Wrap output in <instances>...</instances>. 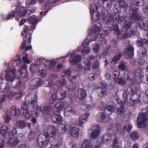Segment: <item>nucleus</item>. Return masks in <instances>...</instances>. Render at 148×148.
Masks as SVG:
<instances>
[{"label": "nucleus", "instance_id": "53", "mask_svg": "<svg viewBox=\"0 0 148 148\" xmlns=\"http://www.w3.org/2000/svg\"><path fill=\"white\" fill-rule=\"evenodd\" d=\"M111 30L116 32V34L119 36V34H121V32L119 30V27L117 24H114L112 27H111Z\"/></svg>", "mask_w": 148, "mask_h": 148}, {"label": "nucleus", "instance_id": "40", "mask_svg": "<svg viewBox=\"0 0 148 148\" xmlns=\"http://www.w3.org/2000/svg\"><path fill=\"white\" fill-rule=\"evenodd\" d=\"M92 142L90 141L89 140H85L83 143L81 148H92Z\"/></svg>", "mask_w": 148, "mask_h": 148}, {"label": "nucleus", "instance_id": "7", "mask_svg": "<svg viewBox=\"0 0 148 148\" xmlns=\"http://www.w3.org/2000/svg\"><path fill=\"white\" fill-rule=\"evenodd\" d=\"M11 73L13 74L12 72H11L10 71H8L6 72L5 75V78L6 80L9 81L11 82V86L14 88L17 87L18 86L21 84V82L20 80L18 82H15L14 81V77L11 74Z\"/></svg>", "mask_w": 148, "mask_h": 148}, {"label": "nucleus", "instance_id": "15", "mask_svg": "<svg viewBox=\"0 0 148 148\" xmlns=\"http://www.w3.org/2000/svg\"><path fill=\"white\" fill-rule=\"evenodd\" d=\"M105 36L104 34H97L95 37L90 39L92 41H97L101 45H106L107 43L106 40H105Z\"/></svg>", "mask_w": 148, "mask_h": 148}, {"label": "nucleus", "instance_id": "32", "mask_svg": "<svg viewBox=\"0 0 148 148\" xmlns=\"http://www.w3.org/2000/svg\"><path fill=\"white\" fill-rule=\"evenodd\" d=\"M47 131L50 134V138L54 136L56 134V130L55 126L52 125L49 126Z\"/></svg>", "mask_w": 148, "mask_h": 148}, {"label": "nucleus", "instance_id": "46", "mask_svg": "<svg viewBox=\"0 0 148 148\" xmlns=\"http://www.w3.org/2000/svg\"><path fill=\"white\" fill-rule=\"evenodd\" d=\"M130 136L131 139L134 141L138 139L139 138L138 133L136 131L131 132L130 135Z\"/></svg>", "mask_w": 148, "mask_h": 148}, {"label": "nucleus", "instance_id": "11", "mask_svg": "<svg viewBox=\"0 0 148 148\" xmlns=\"http://www.w3.org/2000/svg\"><path fill=\"white\" fill-rule=\"evenodd\" d=\"M66 90L59 89L56 94V97L58 100H60L64 99L66 96L67 92H69L70 88L69 86H67L66 87Z\"/></svg>", "mask_w": 148, "mask_h": 148}, {"label": "nucleus", "instance_id": "35", "mask_svg": "<svg viewBox=\"0 0 148 148\" xmlns=\"http://www.w3.org/2000/svg\"><path fill=\"white\" fill-rule=\"evenodd\" d=\"M10 112L11 115L12 116H18L20 113V110L14 106H11Z\"/></svg>", "mask_w": 148, "mask_h": 148}, {"label": "nucleus", "instance_id": "26", "mask_svg": "<svg viewBox=\"0 0 148 148\" xmlns=\"http://www.w3.org/2000/svg\"><path fill=\"white\" fill-rule=\"evenodd\" d=\"M121 126L119 123H116L114 126L111 125V127L108 128L109 130H112L113 133L111 134L113 135L117 133L119 131L121 132L120 130H121Z\"/></svg>", "mask_w": 148, "mask_h": 148}, {"label": "nucleus", "instance_id": "5", "mask_svg": "<svg viewBox=\"0 0 148 148\" xmlns=\"http://www.w3.org/2000/svg\"><path fill=\"white\" fill-rule=\"evenodd\" d=\"M115 3L114 5V8H116L118 12L122 10L125 12L126 11L128 5L125 2V0H112Z\"/></svg>", "mask_w": 148, "mask_h": 148}, {"label": "nucleus", "instance_id": "23", "mask_svg": "<svg viewBox=\"0 0 148 148\" xmlns=\"http://www.w3.org/2000/svg\"><path fill=\"white\" fill-rule=\"evenodd\" d=\"M42 83V80L41 79L36 77L30 81V85L31 86H32V85L33 86L34 88L35 89L41 85Z\"/></svg>", "mask_w": 148, "mask_h": 148}, {"label": "nucleus", "instance_id": "41", "mask_svg": "<svg viewBox=\"0 0 148 148\" xmlns=\"http://www.w3.org/2000/svg\"><path fill=\"white\" fill-rule=\"evenodd\" d=\"M111 138L110 135L108 134H105L102 137V141L103 143L108 144L111 141Z\"/></svg>", "mask_w": 148, "mask_h": 148}, {"label": "nucleus", "instance_id": "43", "mask_svg": "<svg viewBox=\"0 0 148 148\" xmlns=\"http://www.w3.org/2000/svg\"><path fill=\"white\" fill-rule=\"evenodd\" d=\"M66 84V81L65 79L61 78L56 82V85L59 88L63 86Z\"/></svg>", "mask_w": 148, "mask_h": 148}, {"label": "nucleus", "instance_id": "47", "mask_svg": "<svg viewBox=\"0 0 148 148\" xmlns=\"http://www.w3.org/2000/svg\"><path fill=\"white\" fill-rule=\"evenodd\" d=\"M143 68L142 67L138 68L134 71V75L136 77H139L143 73Z\"/></svg>", "mask_w": 148, "mask_h": 148}, {"label": "nucleus", "instance_id": "57", "mask_svg": "<svg viewBox=\"0 0 148 148\" xmlns=\"http://www.w3.org/2000/svg\"><path fill=\"white\" fill-rule=\"evenodd\" d=\"M93 52L95 53H97L99 51L100 46L97 43L93 44Z\"/></svg>", "mask_w": 148, "mask_h": 148}, {"label": "nucleus", "instance_id": "55", "mask_svg": "<svg viewBox=\"0 0 148 148\" xmlns=\"http://www.w3.org/2000/svg\"><path fill=\"white\" fill-rule=\"evenodd\" d=\"M119 75L120 73L119 71L117 70L114 71L113 72L112 77L113 79L116 80L119 78Z\"/></svg>", "mask_w": 148, "mask_h": 148}, {"label": "nucleus", "instance_id": "54", "mask_svg": "<svg viewBox=\"0 0 148 148\" xmlns=\"http://www.w3.org/2000/svg\"><path fill=\"white\" fill-rule=\"evenodd\" d=\"M56 140L55 138H53L51 141V145L50 147L51 148H58L60 147L61 144L60 143H56L55 144H53L52 143H55L56 142Z\"/></svg>", "mask_w": 148, "mask_h": 148}, {"label": "nucleus", "instance_id": "12", "mask_svg": "<svg viewBox=\"0 0 148 148\" xmlns=\"http://www.w3.org/2000/svg\"><path fill=\"white\" fill-rule=\"evenodd\" d=\"M47 138H44L41 135H39L37 139V145L41 148H45L47 147L50 141L48 140Z\"/></svg>", "mask_w": 148, "mask_h": 148}, {"label": "nucleus", "instance_id": "28", "mask_svg": "<svg viewBox=\"0 0 148 148\" xmlns=\"http://www.w3.org/2000/svg\"><path fill=\"white\" fill-rule=\"evenodd\" d=\"M140 95L136 93L133 94L130 96V98L128 97V100H130L134 104L138 103L140 102Z\"/></svg>", "mask_w": 148, "mask_h": 148}, {"label": "nucleus", "instance_id": "31", "mask_svg": "<svg viewBox=\"0 0 148 148\" xmlns=\"http://www.w3.org/2000/svg\"><path fill=\"white\" fill-rule=\"evenodd\" d=\"M36 16L34 15H32L29 18L31 22L32 23V25L30 29L29 28V31H33L36 27V25L38 22V19H35Z\"/></svg>", "mask_w": 148, "mask_h": 148}, {"label": "nucleus", "instance_id": "8", "mask_svg": "<svg viewBox=\"0 0 148 148\" xmlns=\"http://www.w3.org/2000/svg\"><path fill=\"white\" fill-rule=\"evenodd\" d=\"M116 102L119 105H120L119 108H117L116 110V113L118 115H123L126 112L124 105L127 102H125V100L121 101L118 97L116 99Z\"/></svg>", "mask_w": 148, "mask_h": 148}, {"label": "nucleus", "instance_id": "39", "mask_svg": "<svg viewBox=\"0 0 148 148\" xmlns=\"http://www.w3.org/2000/svg\"><path fill=\"white\" fill-rule=\"evenodd\" d=\"M34 99L31 100V103L32 105V107L34 110H39V106H38L37 103V96L36 94H35Z\"/></svg>", "mask_w": 148, "mask_h": 148}, {"label": "nucleus", "instance_id": "42", "mask_svg": "<svg viewBox=\"0 0 148 148\" xmlns=\"http://www.w3.org/2000/svg\"><path fill=\"white\" fill-rule=\"evenodd\" d=\"M100 133V130L97 129L96 130H93L90 134V138L91 139H95L98 137Z\"/></svg>", "mask_w": 148, "mask_h": 148}, {"label": "nucleus", "instance_id": "16", "mask_svg": "<svg viewBox=\"0 0 148 148\" xmlns=\"http://www.w3.org/2000/svg\"><path fill=\"white\" fill-rule=\"evenodd\" d=\"M138 25L140 29L145 31H148V17H143L139 21Z\"/></svg>", "mask_w": 148, "mask_h": 148}, {"label": "nucleus", "instance_id": "52", "mask_svg": "<svg viewBox=\"0 0 148 148\" xmlns=\"http://www.w3.org/2000/svg\"><path fill=\"white\" fill-rule=\"evenodd\" d=\"M8 128L6 126H3L0 129V134L3 136H4L5 134L7 133Z\"/></svg>", "mask_w": 148, "mask_h": 148}, {"label": "nucleus", "instance_id": "29", "mask_svg": "<svg viewBox=\"0 0 148 148\" xmlns=\"http://www.w3.org/2000/svg\"><path fill=\"white\" fill-rule=\"evenodd\" d=\"M115 9L114 10L115 11H114V14H116V13H117V16H115V21L116 22L118 23H120L122 22L123 21L126 16H121L119 15L118 14L119 13V12L121 11V10L119 12H118L117 10L116 9V8H114Z\"/></svg>", "mask_w": 148, "mask_h": 148}, {"label": "nucleus", "instance_id": "18", "mask_svg": "<svg viewBox=\"0 0 148 148\" xmlns=\"http://www.w3.org/2000/svg\"><path fill=\"white\" fill-rule=\"evenodd\" d=\"M75 94L77 98L81 100L85 99L86 95V91L81 88L77 89L75 92Z\"/></svg>", "mask_w": 148, "mask_h": 148}, {"label": "nucleus", "instance_id": "50", "mask_svg": "<svg viewBox=\"0 0 148 148\" xmlns=\"http://www.w3.org/2000/svg\"><path fill=\"white\" fill-rule=\"evenodd\" d=\"M137 42L138 46L139 47H142L144 44H148V39L140 38L138 40Z\"/></svg>", "mask_w": 148, "mask_h": 148}, {"label": "nucleus", "instance_id": "49", "mask_svg": "<svg viewBox=\"0 0 148 148\" xmlns=\"http://www.w3.org/2000/svg\"><path fill=\"white\" fill-rule=\"evenodd\" d=\"M56 63L53 61L49 62L47 63V64H45V67L50 70H52L55 68Z\"/></svg>", "mask_w": 148, "mask_h": 148}, {"label": "nucleus", "instance_id": "36", "mask_svg": "<svg viewBox=\"0 0 148 148\" xmlns=\"http://www.w3.org/2000/svg\"><path fill=\"white\" fill-rule=\"evenodd\" d=\"M33 115L34 112L29 110H24L23 112V116L27 119H29L31 118Z\"/></svg>", "mask_w": 148, "mask_h": 148}, {"label": "nucleus", "instance_id": "14", "mask_svg": "<svg viewBox=\"0 0 148 148\" xmlns=\"http://www.w3.org/2000/svg\"><path fill=\"white\" fill-rule=\"evenodd\" d=\"M51 4L49 0H45V2L43 3L41 8V10H45V11L43 12L41 11L40 12V14L41 16L45 15L48 12L49 10H51Z\"/></svg>", "mask_w": 148, "mask_h": 148}, {"label": "nucleus", "instance_id": "61", "mask_svg": "<svg viewBox=\"0 0 148 148\" xmlns=\"http://www.w3.org/2000/svg\"><path fill=\"white\" fill-rule=\"evenodd\" d=\"M103 30L106 35H107L111 32V27L105 26L104 27L103 29Z\"/></svg>", "mask_w": 148, "mask_h": 148}, {"label": "nucleus", "instance_id": "20", "mask_svg": "<svg viewBox=\"0 0 148 148\" xmlns=\"http://www.w3.org/2000/svg\"><path fill=\"white\" fill-rule=\"evenodd\" d=\"M102 26L100 22H98L96 24L93 25L91 32L90 33V36L94 35L97 32L99 33L101 29Z\"/></svg>", "mask_w": 148, "mask_h": 148}, {"label": "nucleus", "instance_id": "63", "mask_svg": "<svg viewBox=\"0 0 148 148\" xmlns=\"http://www.w3.org/2000/svg\"><path fill=\"white\" fill-rule=\"evenodd\" d=\"M99 65V61L97 60H94V62L92 64L93 68L94 69H97L98 68Z\"/></svg>", "mask_w": 148, "mask_h": 148}, {"label": "nucleus", "instance_id": "17", "mask_svg": "<svg viewBox=\"0 0 148 148\" xmlns=\"http://www.w3.org/2000/svg\"><path fill=\"white\" fill-rule=\"evenodd\" d=\"M50 119L53 123L59 124L62 123L63 119L62 116L60 114L52 113L51 115Z\"/></svg>", "mask_w": 148, "mask_h": 148}, {"label": "nucleus", "instance_id": "3", "mask_svg": "<svg viewBox=\"0 0 148 148\" xmlns=\"http://www.w3.org/2000/svg\"><path fill=\"white\" fill-rule=\"evenodd\" d=\"M17 133L16 130L14 129H13L8 133L10 137L7 143L11 147H15L20 142L19 140L15 136Z\"/></svg>", "mask_w": 148, "mask_h": 148}, {"label": "nucleus", "instance_id": "48", "mask_svg": "<svg viewBox=\"0 0 148 148\" xmlns=\"http://www.w3.org/2000/svg\"><path fill=\"white\" fill-rule=\"evenodd\" d=\"M91 63V61L89 60H86L84 61V69L85 71H88L90 70Z\"/></svg>", "mask_w": 148, "mask_h": 148}, {"label": "nucleus", "instance_id": "30", "mask_svg": "<svg viewBox=\"0 0 148 148\" xmlns=\"http://www.w3.org/2000/svg\"><path fill=\"white\" fill-rule=\"evenodd\" d=\"M123 54V52L120 51H117L112 58V62H114L115 63H116L120 59Z\"/></svg>", "mask_w": 148, "mask_h": 148}, {"label": "nucleus", "instance_id": "21", "mask_svg": "<svg viewBox=\"0 0 148 148\" xmlns=\"http://www.w3.org/2000/svg\"><path fill=\"white\" fill-rule=\"evenodd\" d=\"M134 48L132 46L129 45L125 51V55H127L126 58L128 59H132L134 56Z\"/></svg>", "mask_w": 148, "mask_h": 148}, {"label": "nucleus", "instance_id": "58", "mask_svg": "<svg viewBox=\"0 0 148 148\" xmlns=\"http://www.w3.org/2000/svg\"><path fill=\"white\" fill-rule=\"evenodd\" d=\"M114 17L112 16H110L107 21V24L108 25H112L114 23Z\"/></svg>", "mask_w": 148, "mask_h": 148}, {"label": "nucleus", "instance_id": "62", "mask_svg": "<svg viewBox=\"0 0 148 148\" xmlns=\"http://www.w3.org/2000/svg\"><path fill=\"white\" fill-rule=\"evenodd\" d=\"M101 15L102 17L104 19H106L108 16V11L106 10H103L101 11Z\"/></svg>", "mask_w": 148, "mask_h": 148}, {"label": "nucleus", "instance_id": "37", "mask_svg": "<svg viewBox=\"0 0 148 148\" xmlns=\"http://www.w3.org/2000/svg\"><path fill=\"white\" fill-rule=\"evenodd\" d=\"M106 117L105 114L103 112H99L96 115V120L99 123L103 122Z\"/></svg>", "mask_w": 148, "mask_h": 148}, {"label": "nucleus", "instance_id": "51", "mask_svg": "<svg viewBox=\"0 0 148 148\" xmlns=\"http://www.w3.org/2000/svg\"><path fill=\"white\" fill-rule=\"evenodd\" d=\"M85 117L82 119L81 117H79V122L78 123V125L80 127H82L84 123L83 120H84L85 121H87L88 120V117L89 116V114L88 113H86L85 114Z\"/></svg>", "mask_w": 148, "mask_h": 148}, {"label": "nucleus", "instance_id": "64", "mask_svg": "<svg viewBox=\"0 0 148 148\" xmlns=\"http://www.w3.org/2000/svg\"><path fill=\"white\" fill-rule=\"evenodd\" d=\"M132 126L131 125L129 124H126L124 125V129L128 132H130L131 129L132 128Z\"/></svg>", "mask_w": 148, "mask_h": 148}, {"label": "nucleus", "instance_id": "22", "mask_svg": "<svg viewBox=\"0 0 148 148\" xmlns=\"http://www.w3.org/2000/svg\"><path fill=\"white\" fill-rule=\"evenodd\" d=\"M76 113L75 109L69 107L66 108L64 110V116L66 117L74 115Z\"/></svg>", "mask_w": 148, "mask_h": 148}, {"label": "nucleus", "instance_id": "24", "mask_svg": "<svg viewBox=\"0 0 148 148\" xmlns=\"http://www.w3.org/2000/svg\"><path fill=\"white\" fill-rule=\"evenodd\" d=\"M27 126V124L25 121L20 120L18 121L14 124V129L18 128L21 129L24 128Z\"/></svg>", "mask_w": 148, "mask_h": 148}, {"label": "nucleus", "instance_id": "10", "mask_svg": "<svg viewBox=\"0 0 148 148\" xmlns=\"http://www.w3.org/2000/svg\"><path fill=\"white\" fill-rule=\"evenodd\" d=\"M136 87L132 86L127 88L126 91L124 92L123 94V99L125 102H127L130 95L136 93Z\"/></svg>", "mask_w": 148, "mask_h": 148}, {"label": "nucleus", "instance_id": "45", "mask_svg": "<svg viewBox=\"0 0 148 148\" xmlns=\"http://www.w3.org/2000/svg\"><path fill=\"white\" fill-rule=\"evenodd\" d=\"M132 22L130 19L125 21L124 23L123 28L124 30L127 31L131 27Z\"/></svg>", "mask_w": 148, "mask_h": 148}, {"label": "nucleus", "instance_id": "33", "mask_svg": "<svg viewBox=\"0 0 148 148\" xmlns=\"http://www.w3.org/2000/svg\"><path fill=\"white\" fill-rule=\"evenodd\" d=\"M52 109L51 106H42L39 107L40 110L42 112L46 113L47 114H50Z\"/></svg>", "mask_w": 148, "mask_h": 148}, {"label": "nucleus", "instance_id": "4", "mask_svg": "<svg viewBox=\"0 0 148 148\" xmlns=\"http://www.w3.org/2000/svg\"><path fill=\"white\" fill-rule=\"evenodd\" d=\"M146 112H142L139 114L137 119L138 127L139 128H143L145 125V122L147 121V118L148 115V106L147 107Z\"/></svg>", "mask_w": 148, "mask_h": 148}, {"label": "nucleus", "instance_id": "25", "mask_svg": "<svg viewBox=\"0 0 148 148\" xmlns=\"http://www.w3.org/2000/svg\"><path fill=\"white\" fill-rule=\"evenodd\" d=\"M70 134L74 138L77 137L79 135V129L75 127H72L69 130Z\"/></svg>", "mask_w": 148, "mask_h": 148}, {"label": "nucleus", "instance_id": "44", "mask_svg": "<svg viewBox=\"0 0 148 148\" xmlns=\"http://www.w3.org/2000/svg\"><path fill=\"white\" fill-rule=\"evenodd\" d=\"M98 9V7L97 5L95 4H92L91 5L90 8V12L91 13V17L92 19L93 18V13L94 12H96Z\"/></svg>", "mask_w": 148, "mask_h": 148}, {"label": "nucleus", "instance_id": "34", "mask_svg": "<svg viewBox=\"0 0 148 148\" xmlns=\"http://www.w3.org/2000/svg\"><path fill=\"white\" fill-rule=\"evenodd\" d=\"M81 60V56L78 55L75 56H72L69 59V61L71 63L74 64L78 63Z\"/></svg>", "mask_w": 148, "mask_h": 148}, {"label": "nucleus", "instance_id": "2", "mask_svg": "<svg viewBox=\"0 0 148 148\" xmlns=\"http://www.w3.org/2000/svg\"><path fill=\"white\" fill-rule=\"evenodd\" d=\"M29 31V27L25 25L23 28V31L21 32V35L23 36L24 34H25V37H23V41L21 46V51L23 50L26 46V40H27L28 43H31L32 38V33H30Z\"/></svg>", "mask_w": 148, "mask_h": 148}, {"label": "nucleus", "instance_id": "27", "mask_svg": "<svg viewBox=\"0 0 148 148\" xmlns=\"http://www.w3.org/2000/svg\"><path fill=\"white\" fill-rule=\"evenodd\" d=\"M97 93L99 96L100 97H103L107 95V92L106 86H101L97 88Z\"/></svg>", "mask_w": 148, "mask_h": 148}, {"label": "nucleus", "instance_id": "6", "mask_svg": "<svg viewBox=\"0 0 148 148\" xmlns=\"http://www.w3.org/2000/svg\"><path fill=\"white\" fill-rule=\"evenodd\" d=\"M4 92L7 94V96L8 97H14L16 99L21 98L23 95L22 91L19 90L17 92H14L10 91V89L6 86L4 88Z\"/></svg>", "mask_w": 148, "mask_h": 148}, {"label": "nucleus", "instance_id": "60", "mask_svg": "<svg viewBox=\"0 0 148 148\" xmlns=\"http://www.w3.org/2000/svg\"><path fill=\"white\" fill-rule=\"evenodd\" d=\"M117 38L120 39H123L127 38L128 37V35L127 33H124L121 35V33L119 34V36L116 34Z\"/></svg>", "mask_w": 148, "mask_h": 148}, {"label": "nucleus", "instance_id": "1", "mask_svg": "<svg viewBox=\"0 0 148 148\" xmlns=\"http://www.w3.org/2000/svg\"><path fill=\"white\" fill-rule=\"evenodd\" d=\"M27 14V8L26 7L16 6L14 10L12 11L3 20L8 21L15 17L16 20L18 21L19 19V16H24Z\"/></svg>", "mask_w": 148, "mask_h": 148}, {"label": "nucleus", "instance_id": "9", "mask_svg": "<svg viewBox=\"0 0 148 148\" xmlns=\"http://www.w3.org/2000/svg\"><path fill=\"white\" fill-rule=\"evenodd\" d=\"M139 8L134 7L130 10V16L131 18L134 21H138L141 18V15L139 12Z\"/></svg>", "mask_w": 148, "mask_h": 148}, {"label": "nucleus", "instance_id": "56", "mask_svg": "<svg viewBox=\"0 0 148 148\" xmlns=\"http://www.w3.org/2000/svg\"><path fill=\"white\" fill-rule=\"evenodd\" d=\"M29 105L24 102L22 104L21 106V108L22 110H29Z\"/></svg>", "mask_w": 148, "mask_h": 148}, {"label": "nucleus", "instance_id": "13", "mask_svg": "<svg viewBox=\"0 0 148 148\" xmlns=\"http://www.w3.org/2000/svg\"><path fill=\"white\" fill-rule=\"evenodd\" d=\"M140 53L138 54L140 59H139L138 62L140 65L143 64L145 62V58L147 56V50L144 47H142L140 49Z\"/></svg>", "mask_w": 148, "mask_h": 148}, {"label": "nucleus", "instance_id": "38", "mask_svg": "<svg viewBox=\"0 0 148 148\" xmlns=\"http://www.w3.org/2000/svg\"><path fill=\"white\" fill-rule=\"evenodd\" d=\"M111 103L112 105H108V106H104V108L107 109L110 112V114H107L108 115H110L112 112H114V111L115 108V103H113L112 101L110 102Z\"/></svg>", "mask_w": 148, "mask_h": 148}, {"label": "nucleus", "instance_id": "59", "mask_svg": "<svg viewBox=\"0 0 148 148\" xmlns=\"http://www.w3.org/2000/svg\"><path fill=\"white\" fill-rule=\"evenodd\" d=\"M36 133L35 132L31 131L29 133V139L31 140H33L36 137Z\"/></svg>", "mask_w": 148, "mask_h": 148}, {"label": "nucleus", "instance_id": "19", "mask_svg": "<svg viewBox=\"0 0 148 148\" xmlns=\"http://www.w3.org/2000/svg\"><path fill=\"white\" fill-rule=\"evenodd\" d=\"M65 106L64 103L62 101H59L55 104L53 107V110L54 112H60L64 108Z\"/></svg>", "mask_w": 148, "mask_h": 148}]
</instances>
